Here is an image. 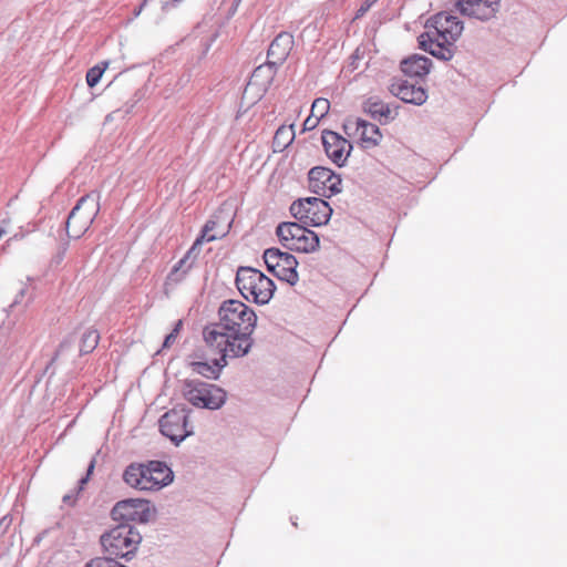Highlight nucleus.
Returning a JSON list of instances; mask_svg holds the SVG:
<instances>
[{
  "label": "nucleus",
  "mask_w": 567,
  "mask_h": 567,
  "mask_svg": "<svg viewBox=\"0 0 567 567\" xmlns=\"http://www.w3.org/2000/svg\"><path fill=\"white\" fill-rule=\"evenodd\" d=\"M295 140L293 124L281 125L275 133L272 138L274 152H282L286 150Z\"/></svg>",
  "instance_id": "nucleus-24"
},
{
  "label": "nucleus",
  "mask_w": 567,
  "mask_h": 567,
  "mask_svg": "<svg viewBox=\"0 0 567 567\" xmlns=\"http://www.w3.org/2000/svg\"><path fill=\"white\" fill-rule=\"evenodd\" d=\"M99 199V194L91 193L78 200L66 220L70 238L78 239L89 230L100 210Z\"/></svg>",
  "instance_id": "nucleus-6"
},
{
  "label": "nucleus",
  "mask_w": 567,
  "mask_h": 567,
  "mask_svg": "<svg viewBox=\"0 0 567 567\" xmlns=\"http://www.w3.org/2000/svg\"><path fill=\"white\" fill-rule=\"evenodd\" d=\"M347 126L354 127L355 134L363 148L377 147L382 141L383 135L379 126L365 120L360 117L349 120Z\"/></svg>",
  "instance_id": "nucleus-17"
},
{
  "label": "nucleus",
  "mask_w": 567,
  "mask_h": 567,
  "mask_svg": "<svg viewBox=\"0 0 567 567\" xmlns=\"http://www.w3.org/2000/svg\"><path fill=\"white\" fill-rule=\"evenodd\" d=\"M330 110V102L327 99L318 97L312 102L310 113L320 120L323 118Z\"/></svg>",
  "instance_id": "nucleus-27"
},
{
  "label": "nucleus",
  "mask_w": 567,
  "mask_h": 567,
  "mask_svg": "<svg viewBox=\"0 0 567 567\" xmlns=\"http://www.w3.org/2000/svg\"><path fill=\"white\" fill-rule=\"evenodd\" d=\"M280 243L289 250L310 254L318 250L319 236L298 223H281L276 229Z\"/></svg>",
  "instance_id": "nucleus-7"
},
{
  "label": "nucleus",
  "mask_w": 567,
  "mask_h": 567,
  "mask_svg": "<svg viewBox=\"0 0 567 567\" xmlns=\"http://www.w3.org/2000/svg\"><path fill=\"white\" fill-rule=\"evenodd\" d=\"M372 6V2L370 0H367L357 11L355 13V19H359L361 18L362 16L365 14V12L371 8Z\"/></svg>",
  "instance_id": "nucleus-32"
},
{
  "label": "nucleus",
  "mask_w": 567,
  "mask_h": 567,
  "mask_svg": "<svg viewBox=\"0 0 567 567\" xmlns=\"http://www.w3.org/2000/svg\"><path fill=\"white\" fill-rule=\"evenodd\" d=\"M111 514L114 520L147 523L152 519L154 509L146 499L127 498L117 502Z\"/></svg>",
  "instance_id": "nucleus-12"
},
{
  "label": "nucleus",
  "mask_w": 567,
  "mask_h": 567,
  "mask_svg": "<svg viewBox=\"0 0 567 567\" xmlns=\"http://www.w3.org/2000/svg\"><path fill=\"white\" fill-rule=\"evenodd\" d=\"M320 118L310 113V115L303 122V131L315 130L318 126Z\"/></svg>",
  "instance_id": "nucleus-31"
},
{
  "label": "nucleus",
  "mask_w": 567,
  "mask_h": 567,
  "mask_svg": "<svg viewBox=\"0 0 567 567\" xmlns=\"http://www.w3.org/2000/svg\"><path fill=\"white\" fill-rule=\"evenodd\" d=\"M341 178L327 167L317 166L309 172V188L319 196L330 198L341 188Z\"/></svg>",
  "instance_id": "nucleus-14"
},
{
  "label": "nucleus",
  "mask_w": 567,
  "mask_h": 567,
  "mask_svg": "<svg viewBox=\"0 0 567 567\" xmlns=\"http://www.w3.org/2000/svg\"><path fill=\"white\" fill-rule=\"evenodd\" d=\"M391 92L403 102L416 105L423 104L427 99L426 91L422 86L408 81L399 84H392Z\"/></svg>",
  "instance_id": "nucleus-21"
},
{
  "label": "nucleus",
  "mask_w": 567,
  "mask_h": 567,
  "mask_svg": "<svg viewBox=\"0 0 567 567\" xmlns=\"http://www.w3.org/2000/svg\"><path fill=\"white\" fill-rule=\"evenodd\" d=\"M182 320H178L173 329V331L166 336L165 340H164V343H163V347L164 348H169L176 340L179 331H181V328H182Z\"/></svg>",
  "instance_id": "nucleus-29"
},
{
  "label": "nucleus",
  "mask_w": 567,
  "mask_h": 567,
  "mask_svg": "<svg viewBox=\"0 0 567 567\" xmlns=\"http://www.w3.org/2000/svg\"><path fill=\"white\" fill-rule=\"evenodd\" d=\"M93 468H94V463L92 462V463L90 464V466H89L87 475H90V474H91V472L93 471Z\"/></svg>",
  "instance_id": "nucleus-34"
},
{
  "label": "nucleus",
  "mask_w": 567,
  "mask_h": 567,
  "mask_svg": "<svg viewBox=\"0 0 567 567\" xmlns=\"http://www.w3.org/2000/svg\"><path fill=\"white\" fill-rule=\"evenodd\" d=\"M109 68V62L107 61H104L100 64H96L94 66H92L91 69H89V71L86 72V84L90 86V87H94L101 80L102 75L104 74V72L106 71V69Z\"/></svg>",
  "instance_id": "nucleus-26"
},
{
  "label": "nucleus",
  "mask_w": 567,
  "mask_h": 567,
  "mask_svg": "<svg viewBox=\"0 0 567 567\" xmlns=\"http://www.w3.org/2000/svg\"><path fill=\"white\" fill-rule=\"evenodd\" d=\"M498 7V0H460L457 2V8L463 14L480 20L493 18Z\"/></svg>",
  "instance_id": "nucleus-18"
},
{
  "label": "nucleus",
  "mask_w": 567,
  "mask_h": 567,
  "mask_svg": "<svg viewBox=\"0 0 567 567\" xmlns=\"http://www.w3.org/2000/svg\"><path fill=\"white\" fill-rule=\"evenodd\" d=\"M181 392L196 408L217 410L226 402V392L221 388L200 380H184Z\"/></svg>",
  "instance_id": "nucleus-5"
},
{
  "label": "nucleus",
  "mask_w": 567,
  "mask_h": 567,
  "mask_svg": "<svg viewBox=\"0 0 567 567\" xmlns=\"http://www.w3.org/2000/svg\"><path fill=\"white\" fill-rule=\"evenodd\" d=\"M228 358H223L220 354V358L218 360H215L214 364H209L207 362H192V369L197 374H200L207 379H216L218 377L220 368L225 367L227 364Z\"/></svg>",
  "instance_id": "nucleus-23"
},
{
  "label": "nucleus",
  "mask_w": 567,
  "mask_h": 567,
  "mask_svg": "<svg viewBox=\"0 0 567 567\" xmlns=\"http://www.w3.org/2000/svg\"><path fill=\"white\" fill-rule=\"evenodd\" d=\"M141 534L131 526L121 525L101 536L105 553L114 557H128L141 543Z\"/></svg>",
  "instance_id": "nucleus-8"
},
{
  "label": "nucleus",
  "mask_w": 567,
  "mask_h": 567,
  "mask_svg": "<svg viewBox=\"0 0 567 567\" xmlns=\"http://www.w3.org/2000/svg\"><path fill=\"white\" fill-rule=\"evenodd\" d=\"M290 212L300 221L310 226H321L329 221L332 209L329 204L318 197H308L296 200Z\"/></svg>",
  "instance_id": "nucleus-10"
},
{
  "label": "nucleus",
  "mask_w": 567,
  "mask_h": 567,
  "mask_svg": "<svg viewBox=\"0 0 567 567\" xmlns=\"http://www.w3.org/2000/svg\"><path fill=\"white\" fill-rule=\"evenodd\" d=\"M213 226L214 223L204 225L200 235L196 238V240L188 249L184 258H182L169 272L167 277L169 281L179 282L185 278V276L192 269L194 260L198 257L203 243H210L220 239L228 234L227 225L219 227V229L215 234H210Z\"/></svg>",
  "instance_id": "nucleus-9"
},
{
  "label": "nucleus",
  "mask_w": 567,
  "mask_h": 567,
  "mask_svg": "<svg viewBox=\"0 0 567 567\" xmlns=\"http://www.w3.org/2000/svg\"><path fill=\"white\" fill-rule=\"evenodd\" d=\"M236 286L246 300L257 305L268 303L276 289L274 281L269 277L251 267L238 268Z\"/></svg>",
  "instance_id": "nucleus-4"
},
{
  "label": "nucleus",
  "mask_w": 567,
  "mask_h": 567,
  "mask_svg": "<svg viewBox=\"0 0 567 567\" xmlns=\"http://www.w3.org/2000/svg\"><path fill=\"white\" fill-rule=\"evenodd\" d=\"M124 482L138 491H159L173 481L172 470L163 462L133 463L123 473Z\"/></svg>",
  "instance_id": "nucleus-3"
},
{
  "label": "nucleus",
  "mask_w": 567,
  "mask_h": 567,
  "mask_svg": "<svg viewBox=\"0 0 567 567\" xmlns=\"http://www.w3.org/2000/svg\"><path fill=\"white\" fill-rule=\"evenodd\" d=\"M431 60L424 55L413 54L401 62V70L411 78H422L430 72Z\"/></svg>",
  "instance_id": "nucleus-22"
},
{
  "label": "nucleus",
  "mask_w": 567,
  "mask_h": 567,
  "mask_svg": "<svg viewBox=\"0 0 567 567\" xmlns=\"http://www.w3.org/2000/svg\"><path fill=\"white\" fill-rule=\"evenodd\" d=\"M275 66L267 61V63L257 66L243 94V97L251 95L256 100H260L264 94L268 91L275 75Z\"/></svg>",
  "instance_id": "nucleus-15"
},
{
  "label": "nucleus",
  "mask_w": 567,
  "mask_h": 567,
  "mask_svg": "<svg viewBox=\"0 0 567 567\" xmlns=\"http://www.w3.org/2000/svg\"><path fill=\"white\" fill-rule=\"evenodd\" d=\"M85 567H125L118 561L107 557H95L91 559Z\"/></svg>",
  "instance_id": "nucleus-28"
},
{
  "label": "nucleus",
  "mask_w": 567,
  "mask_h": 567,
  "mask_svg": "<svg viewBox=\"0 0 567 567\" xmlns=\"http://www.w3.org/2000/svg\"><path fill=\"white\" fill-rule=\"evenodd\" d=\"M219 321L204 329L209 349L223 358H240L252 347L251 334L257 323L255 311L240 300L229 299L218 310Z\"/></svg>",
  "instance_id": "nucleus-1"
},
{
  "label": "nucleus",
  "mask_w": 567,
  "mask_h": 567,
  "mask_svg": "<svg viewBox=\"0 0 567 567\" xmlns=\"http://www.w3.org/2000/svg\"><path fill=\"white\" fill-rule=\"evenodd\" d=\"M293 47V38L287 32L279 33L268 49V62L279 65L286 61Z\"/></svg>",
  "instance_id": "nucleus-20"
},
{
  "label": "nucleus",
  "mask_w": 567,
  "mask_h": 567,
  "mask_svg": "<svg viewBox=\"0 0 567 567\" xmlns=\"http://www.w3.org/2000/svg\"><path fill=\"white\" fill-rule=\"evenodd\" d=\"M264 260L268 270L280 280L290 285L298 281V261L292 255L282 252L277 248H269L264 252Z\"/></svg>",
  "instance_id": "nucleus-11"
},
{
  "label": "nucleus",
  "mask_w": 567,
  "mask_h": 567,
  "mask_svg": "<svg viewBox=\"0 0 567 567\" xmlns=\"http://www.w3.org/2000/svg\"><path fill=\"white\" fill-rule=\"evenodd\" d=\"M463 31L462 22L447 12H439L425 24L419 37L420 47L441 60H451L453 47Z\"/></svg>",
  "instance_id": "nucleus-2"
},
{
  "label": "nucleus",
  "mask_w": 567,
  "mask_h": 567,
  "mask_svg": "<svg viewBox=\"0 0 567 567\" xmlns=\"http://www.w3.org/2000/svg\"><path fill=\"white\" fill-rule=\"evenodd\" d=\"M210 223H214L210 234H215L219 229V227H223L224 225H227L228 229L230 228V221H228L226 219L221 220V218L219 216H213L209 220H207L206 224H210Z\"/></svg>",
  "instance_id": "nucleus-30"
},
{
  "label": "nucleus",
  "mask_w": 567,
  "mask_h": 567,
  "mask_svg": "<svg viewBox=\"0 0 567 567\" xmlns=\"http://www.w3.org/2000/svg\"><path fill=\"white\" fill-rule=\"evenodd\" d=\"M363 111L380 124L385 125L398 116V107L378 97H369L363 103Z\"/></svg>",
  "instance_id": "nucleus-19"
},
{
  "label": "nucleus",
  "mask_w": 567,
  "mask_h": 567,
  "mask_svg": "<svg viewBox=\"0 0 567 567\" xmlns=\"http://www.w3.org/2000/svg\"><path fill=\"white\" fill-rule=\"evenodd\" d=\"M150 0H144L143 3L141 4V7L138 8V10H136L135 14L138 16L141 13V11L143 10V8L147 4Z\"/></svg>",
  "instance_id": "nucleus-33"
},
{
  "label": "nucleus",
  "mask_w": 567,
  "mask_h": 567,
  "mask_svg": "<svg viewBox=\"0 0 567 567\" xmlns=\"http://www.w3.org/2000/svg\"><path fill=\"white\" fill-rule=\"evenodd\" d=\"M322 144L327 156L338 166H343L351 153V143L333 131L322 132Z\"/></svg>",
  "instance_id": "nucleus-16"
},
{
  "label": "nucleus",
  "mask_w": 567,
  "mask_h": 567,
  "mask_svg": "<svg viewBox=\"0 0 567 567\" xmlns=\"http://www.w3.org/2000/svg\"><path fill=\"white\" fill-rule=\"evenodd\" d=\"M100 341V333L94 328H89L81 337L80 352L89 354L97 347Z\"/></svg>",
  "instance_id": "nucleus-25"
},
{
  "label": "nucleus",
  "mask_w": 567,
  "mask_h": 567,
  "mask_svg": "<svg viewBox=\"0 0 567 567\" xmlns=\"http://www.w3.org/2000/svg\"><path fill=\"white\" fill-rule=\"evenodd\" d=\"M159 429L163 435L176 443L182 442L193 433V431L188 429L185 409H172L166 412L159 420Z\"/></svg>",
  "instance_id": "nucleus-13"
}]
</instances>
